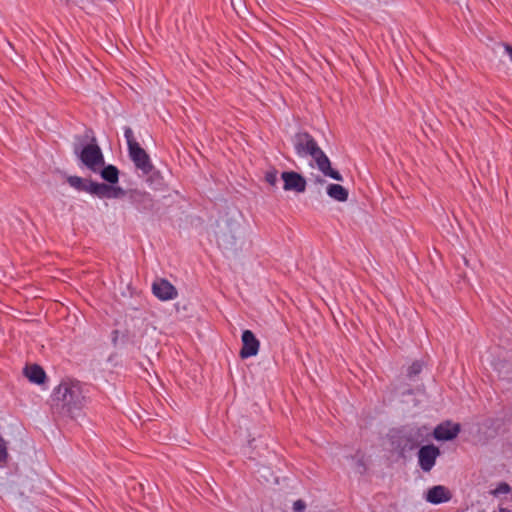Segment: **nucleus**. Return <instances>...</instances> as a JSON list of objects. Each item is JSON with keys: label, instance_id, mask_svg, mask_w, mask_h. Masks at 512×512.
I'll list each match as a JSON object with an SVG mask.
<instances>
[{"label": "nucleus", "instance_id": "obj_21", "mask_svg": "<svg viewBox=\"0 0 512 512\" xmlns=\"http://www.w3.org/2000/svg\"><path fill=\"white\" fill-rule=\"evenodd\" d=\"M293 509L295 512H302L305 509V503L302 500L294 502Z\"/></svg>", "mask_w": 512, "mask_h": 512}, {"label": "nucleus", "instance_id": "obj_17", "mask_svg": "<svg viewBox=\"0 0 512 512\" xmlns=\"http://www.w3.org/2000/svg\"><path fill=\"white\" fill-rule=\"evenodd\" d=\"M124 137L126 139V142H127V145H128V149H130L131 147H134V144H139L134 139L133 131H132V129L130 127H125L124 128Z\"/></svg>", "mask_w": 512, "mask_h": 512}, {"label": "nucleus", "instance_id": "obj_12", "mask_svg": "<svg viewBox=\"0 0 512 512\" xmlns=\"http://www.w3.org/2000/svg\"><path fill=\"white\" fill-rule=\"evenodd\" d=\"M326 192L330 198L338 202L347 201L349 196L348 190L339 184H329L326 188Z\"/></svg>", "mask_w": 512, "mask_h": 512}, {"label": "nucleus", "instance_id": "obj_1", "mask_svg": "<svg viewBox=\"0 0 512 512\" xmlns=\"http://www.w3.org/2000/svg\"><path fill=\"white\" fill-rule=\"evenodd\" d=\"M292 142L295 152L299 157L310 156L314 160L316 167L324 176L330 177L336 181H343L342 175L331 167L329 158L309 133H297L293 137Z\"/></svg>", "mask_w": 512, "mask_h": 512}, {"label": "nucleus", "instance_id": "obj_6", "mask_svg": "<svg viewBox=\"0 0 512 512\" xmlns=\"http://www.w3.org/2000/svg\"><path fill=\"white\" fill-rule=\"evenodd\" d=\"M242 348L240 350V357L247 359L258 354L260 342L250 330H244L242 333Z\"/></svg>", "mask_w": 512, "mask_h": 512}, {"label": "nucleus", "instance_id": "obj_8", "mask_svg": "<svg viewBox=\"0 0 512 512\" xmlns=\"http://www.w3.org/2000/svg\"><path fill=\"white\" fill-rule=\"evenodd\" d=\"M152 291L162 301L172 300L177 296L176 288L165 279L155 281L152 285Z\"/></svg>", "mask_w": 512, "mask_h": 512}, {"label": "nucleus", "instance_id": "obj_5", "mask_svg": "<svg viewBox=\"0 0 512 512\" xmlns=\"http://www.w3.org/2000/svg\"><path fill=\"white\" fill-rule=\"evenodd\" d=\"M128 151L129 156L137 169L141 170L143 174L151 172L153 165L150 157L140 144H134V147H131Z\"/></svg>", "mask_w": 512, "mask_h": 512}, {"label": "nucleus", "instance_id": "obj_20", "mask_svg": "<svg viewBox=\"0 0 512 512\" xmlns=\"http://www.w3.org/2000/svg\"><path fill=\"white\" fill-rule=\"evenodd\" d=\"M510 491V486L507 483H500L493 491V494L498 496L507 494Z\"/></svg>", "mask_w": 512, "mask_h": 512}, {"label": "nucleus", "instance_id": "obj_19", "mask_svg": "<svg viewBox=\"0 0 512 512\" xmlns=\"http://www.w3.org/2000/svg\"><path fill=\"white\" fill-rule=\"evenodd\" d=\"M422 371V363L416 361L408 368V375L413 377Z\"/></svg>", "mask_w": 512, "mask_h": 512}, {"label": "nucleus", "instance_id": "obj_18", "mask_svg": "<svg viewBox=\"0 0 512 512\" xmlns=\"http://www.w3.org/2000/svg\"><path fill=\"white\" fill-rule=\"evenodd\" d=\"M265 180L272 186H275L278 180V172L276 169H270L265 173Z\"/></svg>", "mask_w": 512, "mask_h": 512}, {"label": "nucleus", "instance_id": "obj_11", "mask_svg": "<svg viewBox=\"0 0 512 512\" xmlns=\"http://www.w3.org/2000/svg\"><path fill=\"white\" fill-rule=\"evenodd\" d=\"M460 432V425L451 422L439 424L433 431L436 440L449 441L457 437Z\"/></svg>", "mask_w": 512, "mask_h": 512}, {"label": "nucleus", "instance_id": "obj_4", "mask_svg": "<svg viewBox=\"0 0 512 512\" xmlns=\"http://www.w3.org/2000/svg\"><path fill=\"white\" fill-rule=\"evenodd\" d=\"M81 161L91 170L96 171L104 164L103 154L95 143L86 145L80 153Z\"/></svg>", "mask_w": 512, "mask_h": 512}, {"label": "nucleus", "instance_id": "obj_23", "mask_svg": "<svg viewBox=\"0 0 512 512\" xmlns=\"http://www.w3.org/2000/svg\"><path fill=\"white\" fill-rule=\"evenodd\" d=\"M315 182H316V183H318V184H323L325 181H324V179H322V178H320V177H317V178L315 179Z\"/></svg>", "mask_w": 512, "mask_h": 512}, {"label": "nucleus", "instance_id": "obj_10", "mask_svg": "<svg viewBox=\"0 0 512 512\" xmlns=\"http://www.w3.org/2000/svg\"><path fill=\"white\" fill-rule=\"evenodd\" d=\"M86 192L95 194L101 198H116L122 193L121 188L111 187L104 183L89 182Z\"/></svg>", "mask_w": 512, "mask_h": 512}, {"label": "nucleus", "instance_id": "obj_13", "mask_svg": "<svg viewBox=\"0 0 512 512\" xmlns=\"http://www.w3.org/2000/svg\"><path fill=\"white\" fill-rule=\"evenodd\" d=\"M24 374L35 384H42L46 377L44 370L38 365L27 366L24 369Z\"/></svg>", "mask_w": 512, "mask_h": 512}, {"label": "nucleus", "instance_id": "obj_7", "mask_svg": "<svg viewBox=\"0 0 512 512\" xmlns=\"http://www.w3.org/2000/svg\"><path fill=\"white\" fill-rule=\"evenodd\" d=\"M281 178L284 182L283 189L285 191L302 193L306 189L305 178L297 172L285 171L281 174Z\"/></svg>", "mask_w": 512, "mask_h": 512}, {"label": "nucleus", "instance_id": "obj_9", "mask_svg": "<svg viewBox=\"0 0 512 512\" xmlns=\"http://www.w3.org/2000/svg\"><path fill=\"white\" fill-rule=\"evenodd\" d=\"M452 498L451 491L444 485H436L428 489L425 499L431 504H441L450 501Z\"/></svg>", "mask_w": 512, "mask_h": 512}, {"label": "nucleus", "instance_id": "obj_15", "mask_svg": "<svg viewBox=\"0 0 512 512\" xmlns=\"http://www.w3.org/2000/svg\"><path fill=\"white\" fill-rule=\"evenodd\" d=\"M68 183L70 184V186H72L73 188H75L77 190L86 191V188L88 186V184H85L83 179L78 176H70L68 178Z\"/></svg>", "mask_w": 512, "mask_h": 512}, {"label": "nucleus", "instance_id": "obj_2", "mask_svg": "<svg viewBox=\"0 0 512 512\" xmlns=\"http://www.w3.org/2000/svg\"><path fill=\"white\" fill-rule=\"evenodd\" d=\"M53 399L69 413L80 409L84 404V395L79 382L63 381L53 392Z\"/></svg>", "mask_w": 512, "mask_h": 512}, {"label": "nucleus", "instance_id": "obj_3", "mask_svg": "<svg viewBox=\"0 0 512 512\" xmlns=\"http://www.w3.org/2000/svg\"><path fill=\"white\" fill-rule=\"evenodd\" d=\"M440 454V449L433 444L422 446L417 453L418 465L421 470L425 473H429L435 466Z\"/></svg>", "mask_w": 512, "mask_h": 512}, {"label": "nucleus", "instance_id": "obj_24", "mask_svg": "<svg viewBox=\"0 0 512 512\" xmlns=\"http://www.w3.org/2000/svg\"><path fill=\"white\" fill-rule=\"evenodd\" d=\"M109 2H114L115 0H108Z\"/></svg>", "mask_w": 512, "mask_h": 512}, {"label": "nucleus", "instance_id": "obj_16", "mask_svg": "<svg viewBox=\"0 0 512 512\" xmlns=\"http://www.w3.org/2000/svg\"><path fill=\"white\" fill-rule=\"evenodd\" d=\"M8 460L7 442L0 435V463L5 464Z\"/></svg>", "mask_w": 512, "mask_h": 512}, {"label": "nucleus", "instance_id": "obj_22", "mask_svg": "<svg viewBox=\"0 0 512 512\" xmlns=\"http://www.w3.org/2000/svg\"><path fill=\"white\" fill-rule=\"evenodd\" d=\"M142 197L151 205L152 204V198L150 196V194L148 193H143L142 194Z\"/></svg>", "mask_w": 512, "mask_h": 512}, {"label": "nucleus", "instance_id": "obj_14", "mask_svg": "<svg viewBox=\"0 0 512 512\" xmlns=\"http://www.w3.org/2000/svg\"><path fill=\"white\" fill-rule=\"evenodd\" d=\"M101 176L107 182L115 184L119 179V171L114 165H108L101 171Z\"/></svg>", "mask_w": 512, "mask_h": 512}]
</instances>
